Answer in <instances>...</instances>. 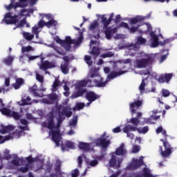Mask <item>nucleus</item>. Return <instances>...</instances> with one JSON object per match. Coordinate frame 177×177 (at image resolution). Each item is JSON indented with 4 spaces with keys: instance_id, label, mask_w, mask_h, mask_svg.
<instances>
[{
    "instance_id": "obj_1",
    "label": "nucleus",
    "mask_w": 177,
    "mask_h": 177,
    "mask_svg": "<svg viewBox=\"0 0 177 177\" xmlns=\"http://www.w3.org/2000/svg\"><path fill=\"white\" fill-rule=\"evenodd\" d=\"M99 68H93L89 71L88 78L96 77V79L93 82L89 79H86L83 80H73L72 82L63 80L62 83H60L59 78H55V80L53 84L51 91L52 92H56V91H57V88H59L60 85H63L64 90L63 94L66 97H68V96H70V86L73 87L75 85L77 92L72 94L71 97V99H77V97L82 96V95L86 92V89H85L86 86H97L98 88H103L107 85V83L110 80H114V78L128 73V70L122 69H120L118 72H111L107 75V80L105 82H103V78L99 75Z\"/></svg>"
},
{
    "instance_id": "obj_2",
    "label": "nucleus",
    "mask_w": 177,
    "mask_h": 177,
    "mask_svg": "<svg viewBox=\"0 0 177 177\" xmlns=\"http://www.w3.org/2000/svg\"><path fill=\"white\" fill-rule=\"evenodd\" d=\"M69 100L66 99L61 105L59 106V111H52L47 115V120L46 122L41 123V127L48 128L50 129L49 136H51V139L55 142L57 145V142L60 139L59 135V128L63 120L67 118H70L73 115V111L71 109V104H68ZM58 114L57 122H55V115Z\"/></svg>"
},
{
    "instance_id": "obj_3",
    "label": "nucleus",
    "mask_w": 177,
    "mask_h": 177,
    "mask_svg": "<svg viewBox=\"0 0 177 177\" xmlns=\"http://www.w3.org/2000/svg\"><path fill=\"white\" fill-rule=\"evenodd\" d=\"M113 17H114V13L110 14L109 19H107L104 15L101 17V23L103 26V27L101 26V30L99 22L97 21H94L90 24L89 32L94 34L93 37L95 38V39H99L100 35L102 34L105 35L106 39H111V38L114 37V34L117 32L118 28H109V24H110V21L113 20Z\"/></svg>"
},
{
    "instance_id": "obj_4",
    "label": "nucleus",
    "mask_w": 177,
    "mask_h": 177,
    "mask_svg": "<svg viewBox=\"0 0 177 177\" xmlns=\"http://www.w3.org/2000/svg\"><path fill=\"white\" fill-rule=\"evenodd\" d=\"M129 30L131 34L138 31L139 34H143V32H149L151 35V39L149 40V46L151 48H157L158 46H162L165 44H168L171 42V39H164L162 35H159L161 32L160 28H157L155 31L151 32V25L149 24H145L142 26L140 30H139V26H131L129 28Z\"/></svg>"
},
{
    "instance_id": "obj_5",
    "label": "nucleus",
    "mask_w": 177,
    "mask_h": 177,
    "mask_svg": "<svg viewBox=\"0 0 177 177\" xmlns=\"http://www.w3.org/2000/svg\"><path fill=\"white\" fill-rule=\"evenodd\" d=\"M30 13H34V9H22L17 15H14L11 12H8L5 15L2 23L5 21L6 24H15L17 27H24V24H26V19L24 18L20 21H19V19H21V17H27L30 16Z\"/></svg>"
},
{
    "instance_id": "obj_6",
    "label": "nucleus",
    "mask_w": 177,
    "mask_h": 177,
    "mask_svg": "<svg viewBox=\"0 0 177 177\" xmlns=\"http://www.w3.org/2000/svg\"><path fill=\"white\" fill-rule=\"evenodd\" d=\"M54 39L57 44H60L61 46H63L66 50H70L71 49V45H73L74 48H78V46L82 44L84 36L82 33H80L77 39H71V37L68 36L65 40H62L59 37L55 36Z\"/></svg>"
},
{
    "instance_id": "obj_7",
    "label": "nucleus",
    "mask_w": 177,
    "mask_h": 177,
    "mask_svg": "<svg viewBox=\"0 0 177 177\" xmlns=\"http://www.w3.org/2000/svg\"><path fill=\"white\" fill-rule=\"evenodd\" d=\"M157 55L158 54L147 55L144 52L138 54L137 57H139V59H137L134 62V67H136L137 68H145V67H147V66H150V64H152L153 62H154V59Z\"/></svg>"
},
{
    "instance_id": "obj_8",
    "label": "nucleus",
    "mask_w": 177,
    "mask_h": 177,
    "mask_svg": "<svg viewBox=\"0 0 177 177\" xmlns=\"http://www.w3.org/2000/svg\"><path fill=\"white\" fill-rule=\"evenodd\" d=\"M44 19H47L48 20V22H45V21L41 20L37 25H35L32 28V34H35L36 35V39H38L39 38V36H38V34L42 31V28H44V26H46L48 28H50L52 26H56L57 24V22L55 20H53V18L52 17V15L47 14L44 15Z\"/></svg>"
},
{
    "instance_id": "obj_9",
    "label": "nucleus",
    "mask_w": 177,
    "mask_h": 177,
    "mask_svg": "<svg viewBox=\"0 0 177 177\" xmlns=\"http://www.w3.org/2000/svg\"><path fill=\"white\" fill-rule=\"evenodd\" d=\"M20 124L24 126L19 124L18 129L15 132H14L12 135H9L7 136H0V145L2 143H5V142L8 140H10L13 139V138H20V136H23L24 135V131H28V122L26 120V119H22L20 120Z\"/></svg>"
},
{
    "instance_id": "obj_10",
    "label": "nucleus",
    "mask_w": 177,
    "mask_h": 177,
    "mask_svg": "<svg viewBox=\"0 0 177 177\" xmlns=\"http://www.w3.org/2000/svg\"><path fill=\"white\" fill-rule=\"evenodd\" d=\"M146 44V39L138 37L137 38V44H127L126 45L121 46H119V49H124L126 48V52L127 53V55L129 56H135L136 55V52L138 49H139V45H145Z\"/></svg>"
},
{
    "instance_id": "obj_11",
    "label": "nucleus",
    "mask_w": 177,
    "mask_h": 177,
    "mask_svg": "<svg viewBox=\"0 0 177 177\" xmlns=\"http://www.w3.org/2000/svg\"><path fill=\"white\" fill-rule=\"evenodd\" d=\"M34 161V159L31 158V156H29L24 159L16 158L13 160H12V164L15 167H20L19 171L23 173L27 172L28 169H30V167H31V163Z\"/></svg>"
},
{
    "instance_id": "obj_12",
    "label": "nucleus",
    "mask_w": 177,
    "mask_h": 177,
    "mask_svg": "<svg viewBox=\"0 0 177 177\" xmlns=\"http://www.w3.org/2000/svg\"><path fill=\"white\" fill-rule=\"evenodd\" d=\"M37 2H38V0H19V3H15V0H11L10 4L6 6V9L10 10V9L14 8L15 12H17L18 8H26V6H28V5L34 6V5L37 4Z\"/></svg>"
},
{
    "instance_id": "obj_13",
    "label": "nucleus",
    "mask_w": 177,
    "mask_h": 177,
    "mask_svg": "<svg viewBox=\"0 0 177 177\" xmlns=\"http://www.w3.org/2000/svg\"><path fill=\"white\" fill-rule=\"evenodd\" d=\"M136 74H140V75H148L147 79H142V83L139 86V90L140 91L141 95L142 93H145V87L146 86V83L145 81L147 80L148 78H155V80H157V73H152L150 70H142L140 71L138 73L135 72Z\"/></svg>"
},
{
    "instance_id": "obj_14",
    "label": "nucleus",
    "mask_w": 177,
    "mask_h": 177,
    "mask_svg": "<svg viewBox=\"0 0 177 177\" xmlns=\"http://www.w3.org/2000/svg\"><path fill=\"white\" fill-rule=\"evenodd\" d=\"M0 111L3 115L7 117H12L15 120H20V114L16 111H10L8 108L5 107L2 99H0Z\"/></svg>"
},
{
    "instance_id": "obj_15",
    "label": "nucleus",
    "mask_w": 177,
    "mask_h": 177,
    "mask_svg": "<svg viewBox=\"0 0 177 177\" xmlns=\"http://www.w3.org/2000/svg\"><path fill=\"white\" fill-rule=\"evenodd\" d=\"M121 177H156V176L153 175L151 174V170L147 167H145L142 169V174H124Z\"/></svg>"
},
{
    "instance_id": "obj_16",
    "label": "nucleus",
    "mask_w": 177,
    "mask_h": 177,
    "mask_svg": "<svg viewBox=\"0 0 177 177\" xmlns=\"http://www.w3.org/2000/svg\"><path fill=\"white\" fill-rule=\"evenodd\" d=\"M59 139L58 140L57 144L55 142L53 139L52 141L54 142L57 147L61 145L62 151H66L67 149H75V144L71 141H66V147L62 143V137H60V131H59Z\"/></svg>"
},
{
    "instance_id": "obj_17",
    "label": "nucleus",
    "mask_w": 177,
    "mask_h": 177,
    "mask_svg": "<svg viewBox=\"0 0 177 177\" xmlns=\"http://www.w3.org/2000/svg\"><path fill=\"white\" fill-rule=\"evenodd\" d=\"M111 159L109 160V167L112 168H120L121 167V162H122V158L115 156L114 152L111 153Z\"/></svg>"
},
{
    "instance_id": "obj_18",
    "label": "nucleus",
    "mask_w": 177,
    "mask_h": 177,
    "mask_svg": "<svg viewBox=\"0 0 177 177\" xmlns=\"http://www.w3.org/2000/svg\"><path fill=\"white\" fill-rule=\"evenodd\" d=\"M143 158V156H140L139 159L133 158L131 162L127 166V169H138V168L142 167L145 164Z\"/></svg>"
},
{
    "instance_id": "obj_19",
    "label": "nucleus",
    "mask_w": 177,
    "mask_h": 177,
    "mask_svg": "<svg viewBox=\"0 0 177 177\" xmlns=\"http://www.w3.org/2000/svg\"><path fill=\"white\" fill-rule=\"evenodd\" d=\"M59 95L55 93L50 94L46 98H44L41 100V103H44L45 104H56L57 102H59Z\"/></svg>"
},
{
    "instance_id": "obj_20",
    "label": "nucleus",
    "mask_w": 177,
    "mask_h": 177,
    "mask_svg": "<svg viewBox=\"0 0 177 177\" xmlns=\"http://www.w3.org/2000/svg\"><path fill=\"white\" fill-rule=\"evenodd\" d=\"M160 142H163V145L165 147V150L162 151V147H160V154L162 157H169L171 156L172 153V150L171 149V146L166 142L165 140L160 139Z\"/></svg>"
},
{
    "instance_id": "obj_21",
    "label": "nucleus",
    "mask_w": 177,
    "mask_h": 177,
    "mask_svg": "<svg viewBox=\"0 0 177 177\" xmlns=\"http://www.w3.org/2000/svg\"><path fill=\"white\" fill-rule=\"evenodd\" d=\"M96 146H101L102 149H107L110 146V140L106 138V133H104L102 136L95 141Z\"/></svg>"
},
{
    "instance_id": "obj_22",
    "label": "nucleus",
    "mask_w": 177,
    "mask_h": 177,
    "mask_svg": "<svg viewBox=\"0 0 177 177\" xmlns=\"http://www.w3.org/2000/svg\"><path fill=\"white\" fill-rule=\"evenodd\" d=\"M99 41L91 39L90 43V48H93L92 50L90 51L91 55L95 57L100 55V50H99Z\"/></svg>"
},
{
    "instance_id": "obj_23",
    "label": "nucleus",
    "mask_w": 177,
    "mask_h": 177,
    "mask_svg": "<svg viewBox=\"0 0 177 177\" xmlns=\"http://www.w3.org/2000/svg\"><path fill=\"white\" fill-rule=\"evenodd\" d=\"M136 131H138V127L131 125H125L124 127L123 128L124 133H127V138H129V139H133L135 138L133 133H130V132H135Z\"/></svg>"
},
{
    "instance_id": "obj_24",
    "label": "nucleus",
    "mask_w": 177,
    "mask_h": 177,
    "mask_svg": "<svg viewBox=\"0 0 177 177\" xmlns=\"http://www.w3.org/2000/svg\"><path fill=\"white\" fill-rule=\"evenodd\" d=\"M99 97H100V96L96 95L93 91L86 93V99L89 102L86 104L87 107H89V106H91V103H92V102H95V100H97Z\"/></svg>"
},
{
    "instance_id": "obj_25",
    "label": "nucleus",
    "mask_w": 177,
    "mask_h": 177,
    "mask_svg": "<svg viewBox=\"0 0 177 177\" xmlns=\"http://www.w3.org/2000/svg\"><path fill=\"white\" fill-rule=\"evenodd\" d=\"M32 102L38 103V101L32 100L31 98L27 95H24L21 97V101L17 102L19 106H28V104H32Z\"/></svg>"
},
{
    "instance_id": "obj_26",
    "label": "nucleus",
    "mask_w": 177,
    "mask_h": 177,
    "mask_svg": "<svg viewBox=\"0 0 177 177\" xmlns=\"http://www.w3.org/2000/svg\"><path fill=\"white\" fill-rule=\"evenodd\" d=\"M38 66L40 70H44V71H46L48 68H55V67H56V63L46 61L41 64H38Z\"/></svg>"
},
{
    "instance_id": "obj_27",
    "label": "nucleus",
    "mask_w": 177,
    "mask_h": 177,
    "mask_svg": "<svg viewBox=\"0 0 177 177\" xmlns=\"http://www.w3.org/2000/svg\"><path fill=\"white\" fill-rule=\"evenodd\" d=\"M63 60L65 63L61 64L60 69L63 74H68V57H64Z\"/></svg>"
},
{
    "instance_id": "obj_28",
    "label": "nucleus",
    "mask_w": 177,
    "mask_h": 177,
    "mask_svg": "<svg viewBox=\"0 0 177 177\" xmlns=\"http://www.w3.org/2000/svg\"><path fill=\"white\" fill-rule=\"evenodd\" d=\"M78 147L80 150H82V151H92V150H93V148L91 147V144L86 142H80Z\"/></svg>"
},
{
    "instance_id": "obj_29",
    "label": "nucleus",
    "mask_w": 177,
    "mask_h": 177,
    "mask_svg": "<svg viewBox=\"0 0 177 177\" xmlns=\"http://www.w3.org/2000/svg\"><path fill=\"white\" fill-rule=\"evenodd\" d=\"M142 104H143V103L142 102V101H136L134 102H132L130 104V110L131 111L132 114H135V111H136V110H138V109H139V107H140V106H142Z\"/></svg>"
},
{
    "instance_id": "obj_30",
    "label": "nucleus",
    "mask_w": 177,
    "mask_h": 177,
    "mask_svg": "<svg viewBox=\"0 0 177 177\" xmlns=\"http://www.w3.org/2000/svg\"><path fill=\"white\" fill-rule=\"evenodd\" d=\"M127 154V149H125V144L122 143L119 147L116 149V156H125Z\"/></svg>"
},
{
    "instance_id": "obj_31",
    "label": "nucleus",
    "mask_w": 177,
    "mask_h": 177,
    "mask_svg": "<svg viewBox=\"0 0 177 177\" xmlns=\"http://www.w3.org/2000/svg\"><path fill=\"white\" fill-rule=\"evenodd\" d=\"M131 63H132V60H131V59L118 60L113 63L114 68H117L118 67H120L121 64H131Z\"/></svg>"
},
{
    "instance_id": "obj_32",
    "label": "nucleus",
    "mask_w": 177,
    "mask_h": 177,
    "mask_svg": "<svg viewBox=\"0 0 177 177\" xmlns=\"http://www.w3.org/2000/svg\"><path fill=\"white\" fill-rule=\"evenodd\" d=\"M15 129V127L13 125L3 126L1 125L0 127V133H8V132H12Z\"/></svg>"
},
{
    "instance_id": "obj_33",
    "label": "nucleus",
    "mask_w": 177,
    "mask_h": 177,
    "mask_svg": "<svg viewBox=\"0 0 177 177\" xmlns=\"http://www.w3.org/2000/svg\"><path fill=\"white\" fill-rule=\"evenodd\" d=\"M30 91L33 96H35L36 97H42V96H44L43 93H38L39 91L37 89V85H34L32 87L30 88Z\"/></svg>"
},
{
    "instance_id": "obj_34",
    "label": "nucleus",
    "mask_w": 177,
    "mask_h": 177,
    "mask_svg": "<svg viewBox=\"0 0 177 177\" xmlns=\"http://www.w3.org/2000/svg\"><path fill=\"white\" fill-rule=\"evenodd\" d=\"M26 57H28V62H31V60H35V59H37L39 57L38 56H30V55H22V56L19 57V62H21V63H24V60H26Z\"/></svg>"
},
{
    "instance_id": "obj_35",
    "label": "nucleus",
    "mask_w": 177,
    "mask_h": 177,
    "mask_svg": "<svg viewBox=\"0 0 177 177\" xmlns=\"http://www.w3.org/2000/svg\"><path fill=\"white\" fill-rule=\"evenodd\" d=\"M24 83V80L21 78H17L16 79V82L15 84H12V86L13 88H15V89H19L20 86H21V85H23V84Z\"/></svg>"
},
{
    "instance_id": "obj_36",
    "label": "nucleus",
    "mask_w": 177,
    "mask_h": 177,
    "mask_svg": "<svg viewBox=\"0 0 177 177\" xmlns=\"http://www.w3.org/2000/svg\"><path fill=\"white\" fill-rule=\"evenodd\" d=\"M142 20H143V18H142V17H140V16H138L134 18L130 19L129 21H130V24L133 25V24H136L138 23H140V21H142Z\"/></svg>"
},
{
    "instance_id": "obj_37",
    "label": "nucleus",
    "mask_w": 177,
    "mask_h": 177,
    "mask_svg": "<svg viewBox=\"0 0 177 177\" xmlns=\"http://www.w3.org/2000/svg\"><path fill=\"white\" fill-rule=\"evenodd\" d=\"M77 122H78V116L75 115L73 116V119L70 121L69 127H71V128H75V126L77 125Z\"/></svg>"
},
{
    "instance_id": "obj_38",
    "label": "nucleus",
    "mask_w": 177,
    "mask_h": 177,
    "mask_svg": "<svg viewBox=\"0 0 177 177\" xmlns=\"http://www.w3.org/2000/svg\"><path fill=\"white\" fill-rule=\"evenodd\" d=\"M161 58L160 63H162L165 60L167 59V57H168V55H169V53H168V50H164L163 51L160 52Z\"/></svg>"
},
{
    "instance_id": "obj_39",
    "label": "nucleus",
    "mask_w": 177,
    "mask_h": 177,
    "mask_svg": "<svg viewBox=\"0 0 177 177\" xmlns=\"http://www.w3.org/2000/svg\"><path fill=\"white\" fill-rule=\"evenodd\" d=\"M85 107V104L84 102H77L76 103L75 107L73 108V111H77L80 110H82Z\"/></svg>"
},
{
    "instance_id": "obj_40",
    "label": "nucleus",
    "mask_w": 177,
    "mask_h": 177,
    "mask_svg": "<svg viewBox=\"0 0 177 177\" xmlns=\"http://www.w3.org/2000/svg\"><path fill=\"white\" fill-rule=\"evenodd\" d=\"M160 113L157 109H155L151 112H149V115L152 120H158L160 118V115H156V114H158Z\"/></svg>"
},
{
    "instance_id": "obj_41",
    "label": "nucleus",
    "mask_w": 177,
    "mask_h": 177,
    "mask_svg": "<svg viewBox=\"0 0 177 177\" xmlns=\"http://www.w3.org/2000/svg\"><path fill=\"white\" fill-rule=\"evenodd\" d=\"M22 35L24 38H25V39H26L27 41H31V39H34V35L30 32H23Z\"/></svg>"
},
{
    "instance_id": "obj_42",
    "label": "nucleus",
    "mask_w": 177,
    "mask_h": 177,
    "mask_svg": "<svg viewBox=\"0 0 177 177\" xmlns=\"http://www.w3.org/2000/svg\"><path fill=\"white\" fill-rule=\"evenodd\" d=\"M46 46H48V48H52L53 49H54V50H55V52H57V53H59V55H64V53L60 51L59 48L55 46V44H46Z\"/></svg>"
},
{
    "instance_id": "obj_43",
    "label": "nucleus",
    "mask_w": 177,
    "mask_h": 177,
    "mask_svg": "<svg viewBox=\"0 0 177 177\" xmlns=\"http://www.w3.org/2000/svg\"><path fill=\"white\" fill-rule=\"evenodd\" d=\"M156 133H162L163 138L167 137V131L162 129V127H159L156 130Z\"/></svg>"
},
{
    "instance_id": "obj_44",
    "label": "nucleus",
    "mask_w": 177,
    "mask_h": 177,
    "mask_svg": "<svg viewBox=\"0 0 177 177\" xmlns=\"http://www.w3.org/2000/svg\"><path fill=\"white\" fill-rule=\"evenodd\" d=\"M137 131L138 133H142L145 135V133H147V132H149V127H144L140 129L137 128Z\"/></svg>"
},
{
    "instance_id": "obj_45",
    "label": "nucleus",
    "mask_w": 177,
    "mask_h": 177,
    "mask_svg": "<svg viewBox=\"0 0 177 177\" xmlns=\"http://www.w3.org/2000/svg\"><path fill=\"white\" fill-rule=\"evenodd\" d=\"M13 60H15V56L8 57V58L4 59V63L7 66H10V64H12V63L13 62Z\"/></svg>"
},
{
    "instance_id": "obj_46",
    "label": "nucleus",
    "mask_w": 177,
    "mask_h": 177,
    "mask_svg": "<svg viewBox=\"0 0 177 177\" xmlns=\"http://www.w3.org/2000/svg\"><path fill=\"white\" fill-rule=\"evenodd\" d=\"M32 50H34V48H32V47H31V46L22 47V48H21L22 53L31 52Z\"/></svg>"
},
{
    "instance_id": "obj_47",
    "label": "nucleus",
    "mask_w": 177,
    "mask_h": 177,
    "mask_svg": "<svg viewBox=\"0 0 177 177\" xmlns=\"http://www.w3.org/2000/svg\"><path fill=\"white\" fill-rule=\"evenodd\" d=\"M36 74V80L37 81H39V82H40L41 84L44 83V76L42 75H40L39 73H38V71L35 72Z\"/></svg>"
},
{
    "instance_id": "obj_48",
    "label": "nucleus",
    "mask_w": 177,
    "mask_h": 177,
    "mask_svg": "<svg viewBox=\"0 0 177 177\" xmlns=\"http://www.w3.org/2000/svg\"><path fill=\"white\" fill-rule=\"evenodd\" d=\"M130 122L135 127H138V125L139 124V122H140V120H139V119L136 118H133L130 120Z\"/></svg>"
},
{
    "instance_id": "obj_49",
    "label": "nucleus",
    "mask_w": 177,
    "mask_h": 177,
    "mask_svg": "<svg viewBox=\"0 0 177 177\" xmlns=\"http://www.w3.org/2000/svg\"><path fill=\"white\" fill-rule=\"evenodd\" d=\"M161 93L164 97H168V96L171 95V93L169 92V91L164 88L162 90Z\"/></svg>"
},
{
    "instance_id": "obj_50",
    "label": "nucleus",
    "mask_w": 177,
    "mask_h": 177,
    "mask_svg": "<svg viewBox=\"0 0 177 177\" xmlns=\"http://www.w3.org/2000/svg\"><path fill=\"white\" fill-rule=\"evenodd\" d=\"M132 153H139L140 151V147L138 145H133Z\"/></svg>"
},
{
    "instance_id": "obj_51",
    "label": "nucleus",
    "mask_w": 177,
    "mask_h": 177,
    "mask_svg": "<svg viewBox=\"0 0 177 177\" xmlns=\"http://www.w3.org/2000/svg\"><path fill=\"white\" fill-rule=\"evenodd\" d=\"M84 60L88 66H92V60L91 59V57L86 55L84 57Z\"/></svg>"
},
{
    "instance_id": "obj_52",
    "label": "nucleus",
    "mask_w": 177,
    "mask_h": 177,
    "mask_svg": "<svg viewBox=\"0 0 177 177\" xmlns=\"http://www.w3.org/2000/svg\"><path fill=\"white\" fill-rule=\"evenodd\" d=\"M113 56H114V53H113L111 52H109V53L102 55L101 57L106 59V57H113Z\"/></svg>"
},
{
    "instance_id": "obj_53",
    "label": "nucleus",
    "mask_w": 177,
    "mask_h": 177,
    "mask_svg": "<svg viewBox=\"0 0 177 177\" xmlns=\"http://www.w3.org/2000/svg\"><path fill=\"white\" fill-rule=\"evenodd\" d=\"M87 163L88 164V165H90V167H96V165H97L98 164V162L97 160H94L88 161Z\"/></svg>"
},
{
    "instance_id": "obj_54",
    "label": "nucleus",
    "mask_w": 177,
    "mask_h": 177,
    "mask_svg": "<svg viewBox=\"0 0 177 177\" xmlns=\"http://www.w3.org/2000/svg\"><path fill=\"white\" fill-rule=\"evenodd\" d=\"M1 77H3V78H5L4 85L6 86H9V85H10V78L6 77H5V75H3Z\"/></svg>"
},
{
    "instance_id": "obj_55",
    "label": "nucleus",
    "mask_w": 177,
    "mask_h": 177,
    "mask_svg": "<svg viewBox=\"0 0 177 177\" xmlns=\"http://www.w3.org/2000/svg\"><path fill=\"white\" fill-rule=\"evenodd\" d=\"M171 78H172V73H168L165 75V80L166 81V82H169V81L171 80Z\"/></svg>"
},
{
    "instance_id": "obj_56",
    "label": "nucleus",
    "mask_w": 177,
    "mask_h": 177,
    "mask_svg": "<svg viewBox=\"0 0 177 177\" xmlns=\"http://www.w3.org/2000/svg\"><path fill=\"white\" fill-rule=\"evenodd\" d=\"M158 82H160V84H164V82H165V76L164 75H162L159 77V78L158 79Z\"/></svg>"
},
{
    "instance_id": "obj_57",
    "label": "nucleus",
    "mask_w": 177,
    "mask_h": 177,
    "mask_svg": "<svg viewBox=\"0 0 177 177\" xmlns=\"http://www.w3.org/2000/svg\"><path fill=\"white\" fill-rule=\"evenodd\" d=\"M79 174H80V171H78V169H75L72 171L71 176L72 177H77L78 176Z\"/></svg>"
},
{
    "instance_id": "obj_58",
    "label": "nucleus",
    "mask_w": 177,
    "mask_h": 177,
    "mask_svg": "<svg viewBox=\"0 0 177 177\" xmlns=\"http://www.w3.org/2000/svg\"><path fill=\"white\" fill-rule=\"evenodd\" d=\"M82 158H85L84 155L78 157V167H81V164H82Z\"/></svg>"
},
{
    "instance_id": "obj_59",
    "label": "nucleus",
    "mask_w": 177,
    "mask_h": 177,
    "mask_svg": "<svg viewBox=\"0 0 177 177\" xmlns=\"http://www.w3.org/2000/svg\"><path fill=\"white\" fill-rule=\"evenodd\" d=\"M124 38H125V35L120 34L115 35L114 37L115 39H124Z\"/></svg>"
},
{
    "instance_id": "obj_60",
    "label": "nucleus",
    "mask_w": 177,
    "mask_h": 177,
    "mask_svg": "<svg viewBox=\"0 0 177 177\" xmlns=\"http://www.w3.org/2000/svg\"><path fill=\"white\" fill-rule=\"evenodd\" d=\"M121 131V127H115L113 129V133H118Z\"/></svg>"
},
{
    "instance_id": "obj_61",
    "label": "nucleus",
    "mask_w": 177,
    "mask_h": 177,
    "mask_svg": "<svg viewBox=\"0 0 177 177\" xmlns=\"http://www.w3.org/2000/svg\"><path fill=\"white\" fill-rule=\"evenodd\" d=\"M120 27H123L124 28H128V24L124 23V22H122L120 24Z\"/></svg>"
},
{
    "instance_id": "obj_62",
    "label": "nucleus",
    "mask_w": 177,
    "mask_h": 177,
    "mask_svg": "<svg viewBox=\"0 0 177 177\" xmlns=\"http://www.w3.org/2000/svg\"><path fill=\"white\" fill-rule=\"evenodd\" d=\"M26 40H21L19 43V45H20V46H22V48L24 46V45H26Z\"/></svg>"
},
{
    "instance_id": "obj_63",
    "label": "nucleus",
    "mask_w": 177,
    "mask_h": 177,
    "mask_svg": "<svg viewBox=\"0 0 177 177\" xmlns=\"http://www.w3.org/2000/svg\"><path fill=\"white\" fill-rule=\"evenodd\" d=\"M27 120H34V118L32 117V114L28 113L26 115Z\"/></svg>"
},
{
    "instance_id": "obj_64",
    "label": "nucleus",
    "mask_w": 177,
    "mask_h": 177,
    "mask_svg": "<svg viewBox=\"0 0 177 177\" xmlns=\"http://www.w3.org/2000/svg\"><path fill=\"white\" fill-rule=\"evenodd\" d=\"M104 72L105 73V74H109V73H110V68L109 67L104 68Z\"/></svg>"
}]
</instances>
